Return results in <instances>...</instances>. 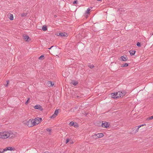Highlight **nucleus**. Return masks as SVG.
<instances>
[{
  "label": "nucleus",
  "instance_id": "f257e3e1",
  "mask_svg": "<svg viewBox=\"0 0 153 153\" xmlns=\"http://www.w3.org/2000/svg\"><path fill=\"white\" fill-rule=\"evenodd\" d=\"M8 131H2L0 132V138L5 139L9 137Z\"/></svg>",
  "mask_w": 153,
  "mask_h": 153
},
{
  "label": "nucleus",
  "instance_id": "f03ea898",
  "mask_svg": "<svg viewBox=\"0 0 153 153\" xmlns=\"http://www.w3.org/2000/svg\"><path fill=\"white\" fill-rule=\"evenodd\" d=\"M61 53L60 48L57 46H55L54 48L52 50V53H53L56 56H58Z\"/></svg>",
  "mask_w": 153,
  "mask_h": 153
},
{
  "label": "nucleus",
  "instance_id": "7ed1b4c3",
  "mask_svg": "<svg viewBox=\"0 0 153 153\" xmlns=\"http://www.w3.org/2000/svg\"><path fill=\"white\" fill-rule=\"evenodd\" d=\"M36 120L35 119H29L26 122V124L29 127H32L36 125Z\"/></svg>",
  "mask_w": 153,
  "mask_h": 153
},
{
  "label": "nucleus",
  "instance_id": "20e7f679",
  "mask_svg": "<svg viewBox=\"0 0 153 153\" xmlns=\"http://www.w3.org/2000/svg\"><path fill=\"white\" fill-rule=\"evenodd\" d=\"M8 132H9V134H8V138H13L17 137L18 135L17 133L14 131H9Z\"/></svg>",
  "mask_w": 153,
  "mask_h": 153
},
{
  "label": "nucleus",
  "instance_id": "39448f33",
  "mask_svg": "<svg viewBox=\"0 0 153 153\" xmlns=\"http://www.w3.org/2000/svg\"><path fill=\"white\" fill-rule=\"evenodd\" d=\"M100 124L102 127L105 128L108 127L110 125L108 123L105 121H102V123L100 122Z\"/></svg>",
  "mask_w": 153,
  "mask_h": 153
},
{
  "label": "nucleus",
  "instance_id": "423d86ee",
  "mask_svg": "<svg viewBox=\"0 0 153 153\" xmlns=\"http://www.w3.org/2000/svg\"><path fill=\"white\" fill-rule=\"evenodd\" d=\"M57 36H60L61 37H66L68 36L67 34L65 32L64 33H57L56 34Z\"/></svg>",
  "mask_w": 153,
  "mask_h": 153
},
{
  "label": "nucleus",
  "instance_id": "0eeeda50",
  "mask_svg": "<svg viewBox=\"0 0 153 153\" xmlns=\"http://www.w3.org/2000/svg\"><path fill=\"white\" fill-rule=\"evenodd\" d=\"M117 93H118V95L119 96V97H122L125 95L126 93L125 91H118Z\"/></svg>",
  "mask_w": 153,
  "mask_h": 153
},
{
  "label": "nucleus",
  "instance_id": "6e6552de",
  "mask_svg": "<svg viewBox=\"0 0 153 153\" xmlns=\"http://www.w3.org/2000/svg\"><path fill=\"white\" fill-rule=\"evenodd\" d=\"M111 97L114 99H117L119 97L118 95V93H117V92L111 93Z\"/></svg>",
  "mask_w": 153,
  "mask_h": 153
},
{
  "label": "nucleus",
  "instance_id": "1a4fd4ad",
  "mask_svg": "<svg viewBox=\"0 0 153 153\" xmlns=\"http://www.w3.org/2000/svg\"><path fill=\"white\" fill-rule=\"evenodd\" d=\"M23 37L25 41L29 42L31 40V39L27 35L24 34L23 35Z\"/></svg>",
  "mask_w": 153,
  "mask_h": 153
},
{
  "label": "nucleus",
  "instance_id": "9d476101",
  "mask_svg": "<svg viewBox=\"0 0 153 153\" xmlns=\"http://www.w3.org/2000/svg\"><path fill=\"white\" fill-rule=\"evenodd\" d=\"M140 126H136L133 128L132 129V132L134 133H136L138 131L139 128H140Z\"/></svg>",
  "mask_w": 153,
  "mask_h": 153
},
{
  "label": "nucleus",
  "instance_id": "9b49d317",
  "mask_svg": "<svg viewBox=\"0 0 153 153\" xmlns=\"http://www.w3.org/2000/svg\"><path fill=\"white\" fill-rule=\"evenodd\" d=\"M34 108L36 109H39L41 111L43 110V108H42V106L39 105H36L34 106Z\"/></svg>",
  "mask_w": 153,
  "mask_h": 153
},
{
  "label": "nucleus",
  "instance_id": "f8f14e48",
  "mask_svg": "<svg viewBox=\"0 0 153 153\" xmlns=\"http://www.w3.org/2000/svg\"><path fill=\"white\" fill-rule=\"evenodd\" d=\"M35 119L36 120V125L39 124L42 120V118L40 117H37Z\"/></svg>",
  "mask_w": 153,
  "mask_h": 153
},
{
  "label": "nucleus",
  "instance_id": "ddd939ff",
  "mask_svg": "<svg viewBox=\"0 0 153 153\" xmlns=\"http://www.w3.org/2000/svg\"><path fill=\"white\" fill-rule=\"evenodd\" d=\"M104 135L102 133H100V134H95L94 135H93V136L94 137H94H97L98 138H100L102 137H103Z\"/></svg>",
  "mask_w": 153,
  "mask_h": 153
},
{
  "label": "nucleus",
  "instance_id": "4468645a",
  "mask_svg": "<svg viewBox=\"0 0 153 153\" xmlns=\"http://www.w3.org/2000/svg\"><path fill=\"white\" fill-rule=\"evenodd\" d=\"M15 150V148H12L11 147H7L6 149H3V151H6L7 150H10L11 151H14Z\"/></svg>",
  "mask_w": 153,
  "mask_h": 153
},
{
  "label": "nucleus",
  "instance_id": "2eb2a0df",
  "mask_svg": "<svg viewBox=\"0 0 153 153\" xmlns=\"http://www.w3.org/2000/svg\"><path fill=\"white\" fill-rule=\"evenodd\" d=\"M69 124L71 126H73L75 127H77L78 126V125L77 123H74L73 122H71Z\"/></svg>",
  "mask_w": 153,
  "mask_h": 153
},
{
  "label": "nucleus",
  "instance_id": "dca6fc26",
  "mask_svg": "<svg viewBox=\"0 0 153 153\" xmlns=\"http://www.w3.org/2000/svg\"><path fill=\"white\" fill-rule=\"evenodd\" d=\"M120 58L122 61H126L128 60V58H127L126 55L122 56L120 57Z\"/></svg>",
  "mask_w": 153,
  "mask_h": 153
},
{
  "label": "nucleus",
  "instance_id": "f3484780",
  "mask_svg": "<svg viewBox=\"0 0 153 153\" xmlns=\"http://www.w3.org/2000/svg\"><path fill=\"white\" fill-rule=\"evenodd\" d=\"M131 56L134 55L136 51L135 50H130L129 51Z\"/></svg>",
  "mask_w": 153,
  "mask_h": 153
},
{
  "label": "nucleus",
  "instance_id": "a211bd4d",
  "mask_svg": "<svg viewBox=\"0 0 153 153\" xmlns=\"http://www.w3.org/2000/svg\"><path fill=\"white\" fill-rule=\"evenodd\" d=\"M71 84L73 85L74 86L78 84L77 81H73L71 82Z\"/></svg>",
  "mask_w": 153,
  "mask_h": 153
},
{
  "label": "nucleus",
  "instance_id": "6ab92c4d",
  "mask_svg": "<svg viewBox=\"0 0 153 153\" xmlns=\"http://www.w3.org/2000/svg\"><path fill=\"white\" fill-rule=\"evenodd\" d=\"M9 18L11 20H13V14L10 13V14L9 15Z\"/></svg>",
  "mask_w": 153,
  "mask_h": 153
},
{
  "label": "nucleus",
  "instance_id": "aec40b11",
  "mask_svg": "<svg viewBox=\"0 0 153 153\" xmlns=\"http://www.w3.org/2000/svg\"><path fill=\"white\" fill-rule=\"evenodd\" d=\"M42 29L44 31H45L47 30V28L46 26L44 25L42 26Z\"/></svg>",
  "mask_w": 153,
  "mask_h": 153
},
{
  "label": "nucleus",
  "instance_id": "412c9836",
  "mask_svg": "<svg viewBox=\"0 0 153 153\" xmlns=\"http://www.w3.org/2000/svg\"><path fill=\"white\" fill-rule=\"evenodd\" d=\"M128 65V64L127 63H125L122 64L121 65V67H127Z\"/></svg>",
  "mask_w": 153,
  "mask_h": 153
},
{
  "label": "nucleus",
  "instance_id": "4be33fe9",
  "mask_svg": "<svg viewBox=\"0 0 153 153\" xmlns=\"http://www.w3.org/2000/svg\"><path fill=\"white\" fill-rule=\"evenodd\" d=\"M59 109H56L55 111H54V114H55V115H56V116L57 115L58 112H59Z\"/></svg>",
  "mask_w": 153,
  "mask_h": 153
},
{
  "label": "nucleus",
  "instance_id": "5701e85b",
  "mask_svg": "<svg viewBox=\"0 0 153 153\" xmlns=\"http://www.w3.org/2000/svg\"><path fill=\"white\" fill-rule=\"evenodd\" d=\"M91 10V9L89 8H88L85 12L87 14H89L90 13V11Z\"/></svg>",
  "mask_w": 153,
  "mask_h": 153
},
{
  "label": "nucleus",
  "instance_id": "b1692460",
  "mask_svg": "<svg viewBox=\"0 0 153 153\" xmlns=\"http://www.w3.org/2000/svg\"><path fill=\"white\" fill-rule=\"evenodd\" d=\"M20 16L22 17H24L26 16L27 15V13H22L20 14Z\"/></svg>",
  "mask_w": 153,
  "mask_h": 153
},
{
  "label": "nucleus",
  "instance_id": "393cba45",
  "mask_svg": "<svg viewBox=\"0 0 153 153\" xmlns=\"http://www.w3.org/2000/svg\"><path fill=\"white\" fill-rule=\"evenodd\" d=\"M44 55H42L39 58V59H40V60H41V59H44Z\"/></svg>",
  "mask_w": 153,
  "mask_h": 153
},
{
  "label": "nucleus",
  "instance_id": "a878e982",
  "mask_svg": "<svg viewBox=\"0 0 153 153\" xmlns=\"http://www.w3.org/2000/svg\"><path fill=\"white\" fill-rule=\"evenodd\" d=\"M54 46H51L50 48H48V49L49 50H51V52H52V50H53V49L54 48Z\"/></svg>",
  "mask_w": 153,
  "mask_h": 153
},
{
  "label": "nucleus",
  "instance_id": "bb28decb",
  "mask_svg": "<svg viewBox=\"0 0 153 153\" xmlns=\"http://www.w3.org/2000/svg\"><path fill=\"white\" fill-rule=\"evenodd\" d=\"M88 66L91 69H92L94 67V66L93 64L90 65Z\"/></svg>",
  "mask_w": 153,
  "mask_h": 153
},
{
  "label": "nucleus",
  "instance_id": "cd10ccee",
  "mask_svg": "<svg viewBox=\"0 0 153 153\" xmlns=\"http://www.w3.org/2000/svg\"><path fill=\"white\" fill-rule=\"evenodd\" d=\"M153 119V115L152 116H151V117H149L147 118V120H151Z\"/></svg>",
  "mask_w": 153,
  "mask_h": 153
},
{
  "label": "nucleus",
  "instance_id": "c85d7f7f",
  "mask_svg": "<svg viewBox=\"0 0 153 153\" xmlns=\"http://www.w3.org/2000/svg\"><path fill=\"white\" fill-rule=\"evenodd\" d=\"M56 116H57L54 114L50 118H55L56 117Z\"/></svg>",
  "mask_w": 153,
  "mask_h": 153
},
{
  "label": "nucleus",
  "instance_id": "c756f323",
  "mask_svg": "<svg viewBox=\"0 0 153 153\" xmlns=\"http://www.w3.org/2000/svg\"><path fill=\"white\" fill-rule=\"evenodd\" d=\"M30 98H28L27 99V101L25 102V105H27L29 103V100H30Z\"/></svg>",
  "mask_w": 153,
  "mask_h": 153
},
{
  "label": "nucleus",
  "instance_id": "7c9ffc66",
  "mask_svg": "<svg viewBox=\"0 0 153 153\" xmlns=\"http://www.w3.org/2000/svg\"><path fill=\"white\" fill-rule=\"evenodd\" d=\"M136 45L138 47H140L141 46V43L140 42H137L136 44Z\"/></svg>",
  "mask_w": 153,
  "mask_h": 153
},
{
  "label": "nucleus",
  "instance_id": "2f4dec72",
  "mask_svg": "<svg viewBox=\"0 0 153 153\" xmlns=\"http://www.w3.org/2000/svg\"><path fill=\"white\" fill-rule=\"evenodd\" d=\"M7 84H6L5 85V87H7L8 86V84H9V80H7Z\"/></svg>",
  "mask_w": 153,
  "mask_h": 153
},
{
  "label": "nucleus",
  "instance_id": "473e14b6",
  "mask_svg": "<svg viewBox=\"0 0 153 153\" xmlns=\"http://www.w3.org/2000/svg\"><path fill=\"white\" fill-rule=\"evenodd\" d=\"M77 0H75L73 3V4H77Z\"/></svg>",
  "mask_w": 153,
  "mask_h": 153
},
{
  "label": "nucleus",
  "instance_id": "72a5a7b5",
  "mask_svg": "<svg viewBox=\"0 0 153 153\" xmlns=\"http://www.w3.org/2000/svg\"><path fill=\"white\" fill-rule=\"evenodd\" d=\"M69 141H70V140L68 138L66 140V142H65L66 144H67L68 142H69Z\"/></svg>",
  "mask_w": 153,
  "mask_h": 153
},
{
  "label": "nucleus",
  "instance_id": "f704fd0d",
  "mask_svg": "<svg viewBox=\"0 0 153 153\" xmlns=\"http://www.w3.org/2000/svg\"><path fill=\"white\" fill-rule=\"evenodd\" d=\"M49 83L51 84L50 86H53L54 85V83H52V82L50 81H49Z\"/></svg>",
  "mask_w": 153,
  "mask_h": 153
},
{
  "label": "nucleus",
  "instance_id": "c9c22d12",
  "mask_svg": "<svg viewBox=\"0 0 153 153\" xmlns=\"http://www.w3.org/2000/svg\"><path fill=\"white\" fill-rule=\"evenodd\" d=\"M46 130L48 131H50H50H51V129H50V128H47V129Z\"/></svg>",
  "mask_w": 153,
  "mask_h": 153
},
{
  "label": "nucleus",
  "instance_id": "e433bc0d",
  "mask_svg": "<svg viewBox=\"0 0 153 153\" xmlns=\"http://www.w3.org/2000/svg\"><path fill=\"white\" fill-rule=\"evenodd\" d=\"M146 125V124H142L141 125H139V126H140V127H141V126H145Z\"/></svg>",
  "mask_w": 153,
  "mask_h": 153
},
{
  "label": "nucleus",
  "instance_id": "4c0bfd02",
  "mask_svg": "<svg viewBox=\"0 0 153 153\" xmlns=\"http://www.w3.org/2000/svg\"><path fill=\"white\" fill-rule=\"evenodd\" d=\"M73 143V142H72V141H71V142H70V144H72Z\"/></svg>",
  "mask_w": 153,
  "mask_h": 153
},
{
  "label": "nucleus",
  "instance_id": "58836bf2",
  "mask_svg": "<svg viewBox=\"0 0 153 153\" xmlns=\"http://www.w3.org/2000/svg\"><path fill=\"white\" fill-rule=\"evenodd\" d=\"M101 0H97V1H100Z\"/></svg>",
  "mask_w": 153,
  "mask_h": 153
},
{
  "label": "nucleus",
  "instance_id": "ea45409f",
  "mask_svg": "<svg viewBox=\"0 0 153 153\" xmlns=\"http://www.w3.org/2000/svg\"><path fill=\"white\" fill-rule=\"evenodd\" d=\"M151 35H153V32H152V34H151Z\"/></svg>",
  "mask_w": 153,
  "mask_h": 153
},
{
  "label": "nucleus",
  "instance_id": "a19ab883",
  "mask_svg": "<svg viewBox=\"0 0 153 153\" xmlns=\"http://www.w3.org/2000/svg\"><path fill=\"white\" fill-rule=\"evenodd\" d=\"M90 8H91V9L92 8V7H90Z\"/></svg>",
  "mask_w": 153,
  "mask_h": 153
},
{
  "label": "nucleus",
  "instance_id": "79ce46f5",
  "mask_svg": "<svg viewBox=\"0 0 153 153\" xmlns=\"http://www.w3.org/2000/svg\"><path fill=\"white\" fill-rule=\"evenodd\" d=\"M77 97H79L78 96H77Z\"/></svg>",
  "mask_w": 153,
  "mask_h": 153
},
{
  "label": "nucleus",
  "instance_id": "37998d69",
  "mask_svg": "<svg viewBox=\"0 0 153 153\" xmlns=\"http://www.w3.org/2000/svg\"><path fill=\"white\" fill-rule=\"evenodd\" d=\"M0 153H3L1 152H0Z\"/></svg>",
  "mask_w": 153,
  "mask_h": 153
}]
</instances>
